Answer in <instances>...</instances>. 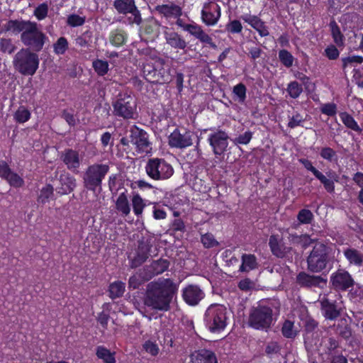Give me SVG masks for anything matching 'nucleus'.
Wrapping results in <instances>:
<instances>
[{"instance_id":"61","label":"nucleus","mask_w":363,"mask_h":363,"mask_svg":"<svg viewBox=\"0 0 363 363\" xmlns=\"http://www.w3.org/2000/svg\"><path fill=\"white\" fill-rule=\"evenodd\" d=\"M253 133L250 130L245 131L243 134L239 135L233 140L235 145H247L252 140Z\"/></svg>"},{"instance_id":"20","label":"nucleus","mask_w":363,"mask_h":363,"mask_svg":"<svg viewBox=\"0 0 363 363\" xmlns=\"http://www.w3.org/2000/svg\"><path fill=\"white\" fill-rule=\"evenodd\" d=\"M168 143L171 147L186 148L192 145L191 134L185 130L182 133L178 128H175L168 138Z\"/></svg>"},{"instance_id":"31","label":"nucleus","mask_w":363,"mask_h":363,"mask_svg":"<svg viewBox=\"0 0 363 363\" xmlns=\"http://www.w3.org/2000/svg\"><path fill=\"white\" fill-rule=\"evenodd\" d=\"M128 34L123 28H117L112 30L108 36L110 43L116 48L122 47L128 42Z\"/></svg>"},{"instance_id":"13","label":"nucleus","mask_w":363,"mask_h":363,"mask_svg":"<svg viewBox=\"0 0 363 363\" xmlns=\"http://www.w3.org/2000/svg\"><path fill=\"white\" fill-rule=\"evenodd\" d=\"M130 139L138 153L146 155L152 153V144L150 140V135L145 130L134 125L130 129Z\"/></svg>"},{"instance_id":"26","label":"nucleus","mask_w":363,"mask_h":363,"mask_svg":"<svg viewBox=\"0 0 363 363\" xmlns=\"http://www.w3.org/2000/svg\"><path fill=\"white\" fill-rule=\"evenodd\" d=\"M296 283L301 287L311 288L325 284L326 280L320 276L311 275L305 272H301L296 276Z\"/></svg>"},{"instance_id":"34","label":"nucleus","mask_w":363,"mask_h":363,"mask_svg":"<svg viewBox=\"0 0 363 363\" xmlns=\"http://www.w3.org/2000/svg\"><path fill=\"white\" fill-rule=\"evenodd\" d=\"M96 356L103 363H116V352H111L104 345H99L96 347Z\"/></svg>"},{"instance_id":"55","label":"nucleus","mask_w":363,"mask_h":363,"mask_svg":"<svg viewBox=\"0 0 363 363\" xmlns=\"http://www.w3.org/2000/svg\"><path fill=\"white\" fill-rule=\"evenodd\" d=\"M119 177L120 174H113L108 177V185L109 190L112 193H116L122 185V184L120 182Z\"/></svg>"},{"instance_id":"30","label":"nucleus","mask_w":363,"mask_h":363,"mask_svg":"<svg viewBox=\"0 0 363 363\" xmlns=\"http://www.w3.org/2000/svg\"><path fill=\"white\" fill-rule=\"evenodd\" d=\"M60 187L58 188V193L61 194H68L75 189L76 179L69 173L61 174L59 179Z\"/></svg>"},{"instance_id":"3","label":"nucleus","mask_w":363,"mask_h":363,"mask_svg":"<svg viewBox=\"0 0 363 363\" xmlns=\"http://www.w3.org/2000/svg\"><path fill=\"white\" fill-rule=\"evenodd\" d=\"M273 316L271 306L259 303L250 309L247 325L255 330L268 332L274 323Z\"/></svg>"},{"instance_id":"53","label":"nucleus","mask_w":363,"mask_h":363,"mask_svg":"<svg viewBox=\"0 0 363 363\" xmlns=\"http://www.w3.org/2000/svg\"><path fill=\"white\" fill-rule=\"evenodd\" d=\"M305 120L306 119L300 113L296 112L291 116H289V123L287 126L291 129L298 126H303V123Z\"/></svg>"},{"instance_id":"52","label":"nucleus","mask_w":363,"mask_h":363,"mask_svg":"<svg viewBox=\"0 0 363 363\" xmlns=\"http://www.w3.org/2000/svg\"><path fill=\"white\" fill-rule=\"evenodd\" d=\"M9 184L14 188H20L24 185L23 179L20 177L17 173L12 172L7 179H5Z\"/></svg>"},{"instance_id":"58","label":"nucleus","mask_w":363,"mask_h":363,"mask_svg":"<svg viewBox=\"0 0 363 363\" xmlns=\"http://www.w3.org/2000/svg\"><path fill=\"white\" fill-rule=\"evenodd\" d=\"M16 48L11 39L1 38L0 40V50L2 52L11 54L15 51Z\"/></svg>"},{"instance_id":"36","label":"nucleus","mask_w":363,"mask_h":363,"mask_svg":"<svg viewBox=\"0 0 363 363\" xmlns=\"http://www.w3.org/2000/svg\"><path fill=\"white\" fill-rule=\"evenodd\" d=\"M329 26L330 28L331 35L336 46L342 47L344 45L345 38L339 26L335 20H332L329 23Z\"/></svg>"},{"instance_id":"18","label":"nucleus","mask_w":363,"mask_h":363,"mask_svg":"<svg viewBox=\"0 0 363 363\" xmlns=\"http://www.w3.org/2000/svg\"><path fill=\"white\" fill-rule=\"evenodd\" d=\"M170 265V262L167 259L160 258L153 260L150 264L145 265L141 269V276L145 280L150 281L154 277L161 274L166 272Z\"/></svg>"},{"instance_id":"46","label":"nucleus","mask_w":363,"mask_h":363,"mask_svg":"<svg viewBox=\"0 0 363 363\" xmlns=\"http://www.w3.org/2000/svg\"><path fill=\"white\" fill-rule=\"evenodd\" d=\"M132 205L134 213L138 216L142 214L145 206L144 201L139 194L133 195L132 198Z\"/></svg>"},{"instance_id":"4","label":"nucleus","mask_w":363,"mask_h":363,"mask_svg":"<svg viewBox=\"0 0 363 363\" xmlns=\"http://www.w3.org/2000/svg\"><path fill=\"white\" fill-rule=\"evenodd\" d=\"M229 320L227 308L221 304H211L204 314V323L209 331L218 333L223 331Z\"/></svg>"},{"instance_id":"54","label":"nucleus","mask_w":363,"mask_h":363,"mask_svg":"<svg viewBox=\"0 0 363 363\" xmlns=\"http://www.w3.org/2000/svg\"><path fill=\"white\" fill-rule=\"evenodd\" d=\"M48 4L47 2L40 4L34 10L33 14L38 21H42L48 16Z\"/></svg>"},{"instance_id":"7","label":"nucleus","mask_w":363,"mask_h":363,"mask_svg":"<svg viewBox=\"0 0 363 363\" xmlns=\"http://www.w3.org/2000/svg\"><path fill=\"white\" fill-rule=\"evenodd\" d=\"M110 167L108 164L94 163L87 167L82 179L85 189L95 192L101 189L102 182L108 173Z\"/></svg>"},{"instance_id":"27","label":"nucleus","mask_w":363,"mask_h":363,"mask_svg":"<svg viewBox=\"0 0 363 363\" xmlns=\"http://www.w3.org/2000/svg\"><path fill=\"white\" fill-rule=\"evenodd\" d=\"M163 33L167 44L172 48L184 50L187 47L188 43L178 33L174 30H170L169 28L165 27V30Z\"/></svg>"},{"instance_id":"56","label":"nucleus","mask_w":363,"mask_h":363,"mask_svg":"<svg viewBox=\"0 0 363 363\" xmlns=\"http://www.w3.org/2000/svg\"><path fill=\"white\" fill-rule=\"evenodd\" d=\"M247 88L242 83H239L234 86L233 89V94L236 96L238 101L241 103L244 102L246 99Z\"/></svg>"},{"instance_id":"38","label":"nucleus","mask_w":363,"mask_h":363,"mask_svg":"<svg viewBox=\"0 0 363 363\" xmlns=\"http://www.w3.org/2000/svg\"><path fill=\"white\" fill-rule=\"evenodd\" d=\"M340 118L343 123V124L349 129H351L354 131L360 133L362 131V128L358 125L357 122L354 120V118L347 112H342L340 113Z\"/></svg>"},{"instance_id":"49","label":"nucleus","mask_w":363,"mask_h":363,"mask_svg":"<svg viewBox=\"0 0 363 363\" xmlns=\"http://www.w3.org/2000/svg\"><path fill=\"white\" fill-rule=\"evenodd\" d=\"M320 157L328 162H337L338 160L336 152L330 147H324L320 150Z\"/></svg>"},{"instance_id":"12","label":"nucleus","mask_w":363,"mask_h":363,"mask_svg":"<svg viewBox=\"0 0 363 363\" xmlns=\"http://www.w3.org/2000/svg\"><path fill=\"white\" fill-rule=\"evenodd\" d=\"M113 8L118 14L127 16L128 24L140 26L143 21L141 12L138 9L135 0H112Z\"/></svg>"},{"instance_id":"42","label":"nucleus","mask_w":363,"mask_h":363,"mask_svg":"<svg viewBox=\"0 0 363 363\" xmlns=\"http://www.w3.org/2000/svg\"><path fill=\"white\" fill-rule=\"evenodd\" d=\"M286 91L292 99H297L303 92L302 85L296 81L291 82L288 84Z\"/></svg>"},{"instance_id":"64","label":"nucleus","mask_w":363,"mask_h":363,"mask_svg":"<svg viewBox=\"0 0 363 363\" xmlns=\"http://www.w3.org/2000/svg\"><path fill=\"white\" fill-rule=\"evenodd\" d=\"M320 111L328 116H334L337 113V105L334 103L324 104L320 108Z\"/></svg>"},{"instance_id":"59","label":"nucleus","mask_w":363,"mask_h":363,"mask_svg":"<svg viewBox=\"0 0 363 363\" xmlns=\"http://www.w3.org/2000/svg\"><path fill=\"white\" fill-rule=\"evenodd\" d=\"M201 240L206 248H211L218 245V241L215 239L211 233H206L201 235Z\"/></svg>"},{"instance_id":"63","label":"nucleus","mask_w":363,"mask_h":363,"mask_svg":"<svg viewBox=\"0 0 363 363\" xmlns=\"http://www.w3.org/2000/svg\"><path fill=\"white\" fill-rule=\"evenodd\" d=\"M324 55L330 60H335L339 57L340 51L335 45H329L324 50Z\"/></svg>"},{"instance_id":"62","label":"nucleus","mask_w":363,"mask_h":363,"mask_svg":"<svg viewBox=\"0 0 363 363\" xmlns=\"http://www.w3.org/2000/svg\"><path fill=\"white\" fill-rule=\"evenodd\" d=\"M67 23L71 27L81 26L85 23V17H82L74 13L70 14L67 17Z\"/></svg>"},{"instance_id":"57","label":"nucleus","mask_w":363,"mask_h":363,"mask_svg":"<svg viewBox=\"0 0 363 363\" xmlns=\"http://www.w3.org/2000/svg\"><path fill=\"white\" fill-rule=\"evenodd\" d=\"M159 26L160 23L157 20L149 21L144 28L145 33L151 37L157 36Z\"/></svg>"},{"instance_id":"5","label":"nucleus","mask_w":363,"mask_h":363,"mask_svg":"<svg viewBox=\"0 0 363 363\" xmlns=\"http://www.w3.org/2000/svg\"><path fill=\"white\" fill-rule=\"evenodd\" d=\"M308 270L312 273L329 271L330 262L329 247L323 243H318L313 247L306 259Z\"/></svg>"},{"instance_id":"50","label":"nucleus","mask_w":363,"mask_h":363,"mask_svg":"<svg viewBox=\"0 0 363 363\" xmlns=\"http://www.w3.org/2000/svg\"><path fill=\"white\" fill-rule=\"evenodd\" d=\"M225 30L230 34H238L242 31V26L239 20L229 21L225 25Z\"/></svg>"},{"instance_id":"19","label":"nucleus","mask_w":363,"mask_h":363,"mask_svg":"<svg viewBox=\"0 0 363 363\" xmlns=\"http://www.w3.org/2000/svg\"><path fill=\"white\" fill-rule=\"evenodd\" d=\"M150 247L144 241H138V247L129 253L128 259L133 269L141 266L148 258Z\"/></svg>"},{"instance_id":"44","label":"nucleus","mask_w":363,"mask_h":363,"mask_svg":"<svg viewBox=\"0 0 363 363\" xmlns=\"http://www.w3.org/2000/svg\"><path fill=\"white\" fill-rule=\"evenodd\" d=\"M281 350V346L278 342L271 340L267 343L264 352L268 357L272 358L274 355L279 354Z\"/></svg>"},{"instance_id":"45","label":"nucleus","mask_w":363,"mask_h":363,"mask_svg":"<svg viewBox=\"0 0 363 363\" xmlns=\"http://www.w3.org/2000/svg\"><path fill=\"white\" fill-rule=\"evenodd\" d=\"M294 322L286 320L281 328V333L283 336L286 338H294L297 333L294 329Z\"/></svg>"},{"instance_id":"8","label":"nucleus","mask_w":363,"mask_h":363,"mask_svg":"<svg viewBox=\"0 0 363 363\" xmlns=\"http://www.w3.org/2000/svg\"><path fill=\"white\" fill-rule=\"evenodd\" d=\"M113 114L125 120L133 119L137 103L134 97L127 92H121L112 102Z\"/></svg>"},{"instance_id":"51","label":"nucleus","mask_w":363,"mask_h":363,"mask_svg":"<svg viewBox=\"0 0 363 363\" xmlns=\"http://www.w3.org/2000/svg\"><path fill=\"white\" fill-rule=\"evenodd\" d=\"M289 238L294 242L303 243L304 247L308 246L312 242V240L308 234L297 235L296 233H291L289 235Z\"/></svg>"},{"instance_id":"48","label":"nucleus","mask_w":363,"mask_h":363,"mask_svg":"<svg viewBox=\"0 0 363 363\" xmlns=\"http://www.w3.org/2000/svg\"><path fill=\"white\" fill-rule=\"evenodd\" d=\"M68 41L65 37L59 38L53 44L54 52L57 55H63L68 49Z\"/></svg>"},{"instance_id":"43","label":"nucleus","mask_w":363,"mask_h":363,"mask_svg":"<svg viewBox=\"0 0 363 363\" xmlns=\"http://www.w3.org/2000/svg\"><path fill=\"white\" fill-rule=\"evenodd\" d=\"M30 112L24 106H20L13 115L14 120L18 123H24L30 118Z\"/></svg>"},{"instance_id":"10","label":"nucleus","mask_w":363,"mask_h":363,"mask_svg":"<svg viewBox=\"0 0 363 363\" xmlns=\"http://www.w3.org/2000/svg\"><path fill=\"white\" fill-rule=\"evenodd\" d=\"M145 168L147 175L156 181L167 179L174 174L172 166L163 158L149 159Z\"/></svg>"},{"instance_id":"32","label":"nucleus","mask_w":363,"mask_h":363,"mask_svg":"<svg viewBox=\"0 0 363 363\" xmlns=\"http://www.w3.org/2000/svg\"><path fill=\"white\" fill-rule=\"evenodd\" d=\"M242 263L239 267L241 272H249L257 268V257L253 254H243L241 257Z\"/></svg>"},{"instance_id":"17","label":"nucleus","mask_w":363,"mask_h":363,"mask_svg":"<svg viewBox=\"0 0 363 363\" xmlns=\"http://www.w3.org/2000/svg\"><path fill=\"white\" fill-rule=\"evenodd\" d=\"M201 16L205 25L208 26H214L220 18L221 8L216 2L208 0L203 4Z\"/></svg>"},{"instance_id":"23","label":"nucleus","mask_w":363,"mask_h":363,"mask_svg":"<svg viewBox=\"0 0 363 363\" xmlns=\"http://www.w3.org/2000/svg\"><path fill=\"white\" fill-rule=\"evenodd\" d=\"M155 11L167 20L179 18L183 14L182 7L174 3L158 4L155 6Z\"/></svg>"},{"instance_id":"29","label":"nucleus","mask_w":363,"mask_h":363,"mask_svg":"<svg viewBox=\"0 0 363 363\" xmlns=\"http://www.w3.org/2000/svg\"><path fill=\"white\" fill-rule=\"evenodd\" d=\"M269 246L273 255L278 258H284L289 252L284 243L279 240V236L272 235L269 239Z\"/></svg>"},{"instance_id":"1","label":"nucleus","mask_w":363,"mask_h":363,"mask_svg":"<svg viewBox=\"0 0 363 363\" xmlns=\"http://www.w3.org/2000/svg\"><path fill=\"white\" fill-rule=\"evenodd\" d=\"M178 288V284L169 278L151 281L147 286L144 303L154 310L167 311Z\"/></svg>"},{"instance_id":"22","label":"nucleus","mask_w":363,"mask_h":363,"mask_svg":"<svg viewBox=\"0 0 363 363\" xmlns=\"http://www.w3.org/2000/svg\"><path fill=\"white\" fill-rule=\"evenodd\" d=\"M183 300L189 306L197 305L205 296V294L199 286L188 284L182 289Z\"/></svg>"},{"instance_id":"40","label":"nucleus","mask_w":363,"mask_h":363,"mask_svg":"<svg viewBox=\"0 0 363 363\" xmlns=\"http://www.w3.org/2000/svg\"><path fill=\"white\" fill-rule=\"evenodd\" d=\"M108 63L106 60L96 59L93 61L92 67L96 73L101 77L106 75L108 72Z\"/></svg>"},{"instance_id":"25","label":"nucleus","mask_w":363,"mask_h":363,"mask_svg":"<svg viewBox=\"0 0 363 363\" xmlns=\"http://www.w3.org/2000/svg\"><path fill=\"white\" fill-rule=\"evenodd\" d=\"M61 160L69 170L76 174L79 172L81 160L78 151L71 148L65 149L62 153Z\"/></svg>"},{"instance_id":"16","label":"nucleus","mask_w":363,"mask_h":363,"mask_svg":"<svg viewBox=\"0 0 363 363\" xmlns=\"http://www.w3.org/2000/svg\"><path fill=\"white\" fill-rule=\"evenodd\" d=\"M165 64L163 58L157 57L155 63L145 62L143 65V77L150 83H157L164 79V69L162 66Z\"/></svg>"},{"instance_id":"28","label":"nucleus","mask_w":363,"mask_h":363,"mask_svg":"<svg viewBox=\"0 0 363 363\" xmlns=\"http://www.w3.org/2000/svg\"><path fill=\"white\" fill-rule=\"evenodd\" d=\"M191 360L193 363H218L214 352L207 349H200L191 353Z\"/></svg>"},{"instance_id":"2","label":"nucleus","mask_w":363,"mask_h":363,"mask_svg":"<svg viewBox=\"0 0 363 363\" xmlns=\"http://www.w3.org/2000/svg\"><path fill=\"white\" fill-rule=\"evenodd\" d=\"M5 28L13 33H21V43L33 52H40L48 40L47 35L38 28V23L29 20H9Z\"/></svg>"},{"instance_id":"33","label":"nucleus","mask_w":363,"mask_h":363,"mask_svg":"<svg viewBox=\"0 0 363 363\" xmlns=\"http://www.w3.org/2000/svg\"><path fill=\"white\" fill-rule=\"evenodd\" d=\"M350 264L361 267L363 264V253L354 248L348 247L343 252Z\"/></svg>"},{"instance_id":"24","label":"nucleus","mask_w":363,"mask_h":363,"mask_svg":"<svg viewBox=\"0 0 363 363\" xmlns=\"http://www.w3.org/2000/svg\"><path fill=\"white\" fill-rule=\"evenodd\" d=\"M184 31L188 32L201 43L208 45L212 48H216V45L213 41L212 38L203 30L201 26L196 23H189L185 26Z\"/></svg>"},{"instance_id":"39","label":"nucleus","mask_w":363,"mask_h":363,"mask_svg":"<svg viewBox=\"0 0 363 363\" xmlns=\"http://www.w3.org/2000/svg\"><path fill=\"white\" fill-rule=\"evenodd\" d=\"M54 195V188L50 184H47L43 186L38 197V201L40 203L45 204L49 202L50 199Z\"/></svg>"},{"instance_id":"35","label":"nucleus","mask_w":363,"mask_h":363,"mask_svg":"<svg viewBox=\"0 0 363 363\" xmlns=\"http://www.w3.org/2000/svg\"><path fill=\"white\" fill-rule=\"evenodd\" d=\"M125 289V284L122 281H116L108 286V296L111 299L123 296Z\"/></svg>"},{"instance_id":"60","label":"nucleus","mask_w":363,"mask_h":363,"mask_svg":"<svg viewBox=\"0 0 363 363\" xmlns=\"http://www.w3.org/2000/svg\"><path fill=\"white\" fill-rule=\"evenodd\" d=\"M141 269L139 271L138 273L136 274H134L131 276L129 278L128 280V284L130 288H133L134 289H138L143 282L147 281V280H145L143 277L141 276Z\"/></svg>"},{"instance_id":"37","label":"nucleus","mask_w":363,"mask_h":363,"mask_svg":"<svg viewBox=\"0 0 363 363\" xmlns=\"http://www.w3.org/2000/svg\"><path fill=\"white\" fill-rule=\"evenodd\" d=\"M116 208L124 216H128L130 212V208L125 192L121 193L116 201Z\"/></svg>"},{"instance_id":"15","label":"nucleus","mask_w":363,"mask_h":363,"mask_svg":"<svg viewBox=\"0 0 363 363\" xmlns=\"http://www.w3.org/2000/svg\"><path fill=\"white\" fill-rule=\"evenodd\" d=\"M228 133L221 129H216L208 135L207 141L216 158L223 157L228 150Z\"/></svg>"},{"instance_id":"21","label":"nucleus","mask_w":363,"mask_h":363,"mask_svg":"<svg viewBox=\"0 0 363 363\" xmlns=\"http://www.w3.org/2000/svg\"><path fill=\"white\" fill-rule=\"evenodd\" d=\"M240 19L255 30L260 37L263 38L269 35V28L268 26L259 16L252 15L251 13H244L240 16Z\"/></svg>"},{"instance_id":"47","label":"nucleus","mask_w":363,"mask_h":363,"mask_svg":"<svg viewBox=\"0 0 363 363\" xmlns=\"http://www.w3.org/2000/svg\"><path fill=\"white\" fill-rule=\"evenodd\" d=\"M314 218L311 211L303 208L297 214V220L301 224H310Z\"/></svg>"},{"instance_id":"9","label":"nucleus","mask_w":363,"mask_h":363,"mask_svg":"<svg viewBox=\"0 0 363 363\" xmlns=\"http://www.w3.org/2000/svg\"><path fill=\"white\" fill-rule=\"evenodd\" d=\"M342 296L340 293L330 292L320 298V310L325 319L336 320L342 311Z\"/></svg>"},{"instance_id":"11","label":"nucleus","mask_w":363,"mask_h":363,"mask_svg":"<svg viewBox=\"0 0 363 363\" xmlns=\"http://www.w3.org/2000/svg\"><path fill=\"white\" fill-rule=\"evenodd\" d=\"M298 161L308 171L313 173L315 177L323 184L325 190L328 193L333 194L335 192V183L339 182V175L335 172L332 170L328 171L326 173L328 176L327 177L313 165L311 160L306 158H301L299 159Z\"/></svg>"},{"instance_id":"41","label":"nucleus","mask_w":363,"mask_h":363,"mask_svg":"<svg viewBox=\"0 0 363 363\" xmlns=\"http://www.w3.org/2000/svg\"><path fill=\"white\" fill-rule=\"evenodd\" d=\"M279 62L286 67L289 68L293 65L294 57L287 50L282 49L278 53Z\"/></svg>"},{"instance_id":"14","label":"nucleus","mask_w":363,"mask_h":363,"mask_svg":"<svg viewBox=\"0 0 363 363\" xmlns=\"http://www.w3.org/2000/svg\"><path fill=\"white\" fill-rule=\"evenodd\" d=\"M354 284V279L345 269H338L330 277V284L336 293L347 291L353 288Z\"/></svg>"},{"instance_id":"6","label":"nucleus","mask_w":363,"mask_h":363,"mask_svg":"<svg viewBox=\"0 0 363 363\" xmlns=\"http://www.w3.org/2000/svg\"><path fill=\"white\" fill-rule=\"evenodd\" d=\"M40 60L36 52L21 48L14 56L15 69L24 76H33L39 67Z\"/></svg>"}]
</instances>
